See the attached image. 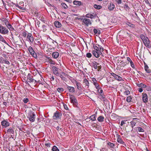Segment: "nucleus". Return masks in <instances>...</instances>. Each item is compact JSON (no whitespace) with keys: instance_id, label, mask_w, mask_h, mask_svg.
<instances>
[{"instance_id":"33","label":"nucleus","mask_w":151,"mask_h":151,"mask_svg":"<svg viewBox=\"0 0 151 151\" xmlns=\"http://www.w3.org/2000/svg\"><path fill=\"white\" fill-rule=\"evenodd\" d=\"M92 53L93 55L96 58L99 57V54L98 53V52L95 51V50H93L92 51Z\"/></svg>"},{"instance_id":"49","label":"nucleus","mask_w":151,"mask_h":151,"mask_svg":"<svg viewBox=\"0 0 151 151\" xmlns=\"http://www.w3.org/2000/svg\"><path fill=\"white\" fill-rule=\"evenodd\" d=\"M93 47L94 49L96 50L95 51H99V49L98 47L97 46L95 45H93Z\"/></svg>"},{"instance_id":"44","label":"nucleus","mask_w":151,"mask_h":151,"mask_svg":"<svg viewBox=\"0 0 151 151\" xmlns=\"http://www.w3.org/2000/svg\"><path fill=\"white\" fill-rule=\"evenodd\" d=\"M48 62L51 64L54 65L55 64V61L54 60H53L52 59H50V60Z\"/></svg>"},{"instance_id":"23","label":"nucleus","mask_w":151,"mask_h":151,"mask_svg":"<svg viewBox=\"0 0 151 151\" xmlns=\"http://www.w3.org/2000/svg\"><path fill=\"white\" fill-rule=\"evenodd\" d=\"M83 83L86 85L85 88H88L89 86V83L87 79H85L83 81Z\"/></svg>"},{"instance_id":"24","label":"nucleus","mask_w":151,"mask_h":151,"mask_svg":"<svg viewBox=\"0 0 151 151\" xmlns=\"http://www.w3.org/2000/svg\"><path fill=\"white\" fill-rule=\"evenodd\" d=\"M54 24L55 26L58 28L62 26L61 23L58 21H55Z\"/></svg>"},{"instance_id":"42","label":"nucleus","mask_w":151,"mask_h":151,"mask_svg":"<svg viewBox=\"0 0 151 151\" xmlns=\"http://www.w3.org/2000/svg\"><path fill=\"white\" fill-rule=\"evenodd\" d=\"M27 35L26 32L25 31H22V35L24 37H26Z\"/></svg>"},{"instance_id":"37","label":"nucleus","mask_w":151,"mask_h":151,"mask_svg":"<svg viewBox=\"0 0 151 151\" xmlns=\"http://www.w3.org/2000/svg\"><path fill=\"white\" fill-rule=\"evenodd\" d=\"M0 41L6 44V40H4L3 37L1 35H0Z\"/></svg>"},{"instance_id":"12","label":"nucleus","mask_w":151,"mask_h":151,"mask_svg":"<svg viewBox=\"0 0 151 151\" xmlns=\"http://www.w3.org/2000/svg\"><path fill=\"white\" fill-rule=\"evenodd\" d=\"M52 55L53 58L56 59L59 57V53L58 52H54L52 53Z\"/></svg>"},{"instance_id":"29","label":"nucleus","mask_w":151,"mask_h":151,"mask_svg":"<svg viewBox=\"0 0 151 151\" xmlns=\"http://www.w3.org/2000/svg\"><path fill=\"white\" fill-rule=\"evenodd\" d=\"M136 130L137 131H138L139 132H143L145 131L144 129L140 127H136Z\"/></svg>"},{"instance_id":"32","label":"nucleus","mask_w":151,"mask_h":151,"mask_svg":"<svg viewBox=\"0 0 151 151\" xmlns=\"http://www.w3.org/2000/svg\"><path fill=\"white\" fill-rule=\"evenodd\" d=\"M137 85L138 87L142 88H145L146 87V86L143 83H138L137 84Z\"/></svg>"},{"instance_id":"43","label":"nucleus","mask_w":151,"mask_h":151,"mask_svg":"<svg viewBox=\"0 0 151 151\" xmlns=\"http://www.w3.org/2000/svg\"><path fill=\"white\" fill-rule=\"evenodd\" d=\"M99 97L101 99H104H104L105 98V96L103 93L100 94Z\"/></svg>"},{"instance_id":"13","label":"nucleus","mask_w":151,"mask_h":151,"mask_svg":"<svg viewBox=\"0 0 151 151\" xmlns=\"http://www.w3.org/2000/svg\"><path fill=\"white\" fill-rule=\"evenodd\" d=\"M1 125L3 126L7 127L9 126V123L7 121L4 120L1 122Z\"/></svg>"},{"instance_id":"59","label":"nucleus","mask_w":151,"mask_h":151,"mask_svg":"<svg viewBox=\"0 0 151 151\" xmlns=\"http://www.w3.org/2000/svg\"><path fill=\"white\" fill-rule=\"evenodd\" d=\"M116 1L118 4H120L122 3V0H116Z\"/></svg>"},{"instance_id":"39","label":"nucleus","mask_w":151,"mask_h":151,"mask_svg":"<svg viewBox=\"0 0 151 151\" xmlns=\"http://www.w3.org/2000/svg\"><path fill=\"white\" fill-rule=\"evenodd\" d=\"M61 5L64 9H66L68 8V6L65 3H62Z\"/></svg>"},{"instance_id":"7","label":"nucleus","mask_w":151,"mask_h":151,"mask_svg":"<svg viewBox=\"0 0 151 151\" xmlns=\"http://www.w3.org/2000/svg\"><path fill=\"white\" fill-rule=\"evenodd\" d=\"M35 115L34 113L30 112L28 114L27 117L30 122H33L35 120Z\"/></svg>"},{"instance_id":"53","label":"nucleus","mask_w":151,"mask_h":151,"mask_svg":"<svg viewBox=\"0 0 151 151\" xmlns=\"http://www.w3.org/2000/svg\"><path fill=\"white\" fill-rule=\"evenodd\" d=\"M93 66H97V65H99V63L95 61H93Z\"/></svg>"},{"instance_id":"63","label":"nucleus","mask_w":151,"mask_h":151,"mask_svg":"<svg viewBox=\"0 0 151 151\" xmlns=\"http://www.w3.org/2000/svg\"><path fill=\"white\" fill-rule=\"evenodd\" d=\"M58 76H59L62 79H63V78H64V77L60 73V74L59 75H57Z\"/></svg>"},{"instance_id":"40","label":"nucleus","mask_w":151,"mask_h":151,"mask_svg":"<svg viewBox=\"0 0 151 151\" xmlns=\"http://www.w3.org/2000/svg\"><path fill=\"white\" fill-rule=\"evenodd\" d=\"M126 24L127 25L129 26V27H131L133 28L134 27V24L130 23L129 22H127Z\"/></svg>"},{"instance_id":"26","label":"nucleus","mask_w":151,"mask_h":151,"mask_svg":"<svg viewBox=\"0 0 151 151\" xmlns=\"http://www.w3.org/2000/svg\"><path fill=\"white\" fill-rule=\"evenodd\" d=\"M75 83L76 85L77 88L78 90L81 89V84L80 83L77 81H76Z\"/></svg>"},{"instance_id":"11","label":"nucleus","mask_w":151,"mask_h":151,"mask_svg":"<svg viewBox=\"0 0 151 151\" xmlns=\"http://www.w3.org/2000/svg\"><path fill=\"white\" fill-rule=\"evenodd\" d=\"M142 94V100L144 103H146L148 101V96L147 94L145 93H143Z\"/></svg>"},{"instance_id":"58","label":"nucleus","mask_w":151,"mask_h":151,"mask_svg":"<svg viewBox=\"0 0 151 151\" xmlns=\"http://www.w3.org/2000/svg\"><path fill=\"white\" fill-rule=\"evenodd\" d=\"M92 81H93V84H94V83L97 82V81L96 80V79L94 78H93L92 79Z\"/></svg>"},{"instance_id":"35","label":"nucleus","mask_w":151,"mask_h":151,"mask_svg":"<svg viewBox=\"0 0 151 151\" xmlns=\"http://www.w3.org/2000/svg\"><path fill=\"white\" fill-rule=\"evenodd\" d=\"M96 115L94 114L91 116L90 117V119L92 121L96 120Z\"/></svg>"},{"instance_id":"62","label":"nucleus","mask_w":151,"mask_h":151,"mask_svg":"<svg viewBox=\"0 0 151 151\" xmlns=\"http://www.w3.org/2000/svg\"><path fill=\"white\" fill-rule=\"evenodd\" d=\"M125 123L124 122V121L123 120H122L121 122V126H122Z\"/></svg>"},{"instance_id":"16","label":"nucleus","mask_w":151,"mask_h":151,"mask_svg":"<svg viewBox=\"0 0 151 151\" xmlns=\"http://www.w3.org/2000/svg\"><path fill=\"white\" fill-rule=\"evenodd\" d=\"M42 78L41 75H39L36 76V77L35 78L34 81L35 82H40V80H42Z\"/></svg>"},{"instance_id":"5","label":"nucleus","mask_w":151,"mask_h":151,"mask_svg":"<svg viewBox=\"0 0 151 151\" xmlns=\"http://www.w3.org/2000/svg\"><path fill=\"white\" fill-rule=\"evenodd\" d=\"M52 68L54 73L56 75H59L60 73H61L62 71L61 68H57V67H52Z\"/></svg>"},{"instance_id":"4","label":"nucleus","mask_w":151,"mask_h":151,"mask_svg":"<svg viewBox=\"0 0 151 151\" xmlns=\"http://www.w3.org/2000/svg\"><path fill=\"white\" fill-rule=\"evenodd\" d=\"M91 24L92 22L90 19L86 17L83 18L82 22V25L88 27L89 25H91Z\"/></svg>"},{"instance_id":"56","label":"nucleus","mask_w":151,"mask_h":151,"mask_svg":"<svg viewBox=\"0 0 151 151\" xmlns=\"http://www.w3.org/2000/svg\"><path fill=\"white\" fill-rule=\"evenodd\" d=\"M23 101L24 103H26L28 101V98H25L23 99Z\"/></svg>"},{"instance_id":"20","label":"nucleus","mask_w":151,"mask_h":151,"mask_svg":"<svg viewBox=\"0 0 151 151\" xmlns=\"http://www.w3.org/2000/svg\"><path fill=\"white\" fill-rule=\"evenodd\" d=\"M67 88L68 90L70 92L73 93L75 91V88L73 87L68 86Z\"/></svg>"},{"instance_id":"15","label":"nucleus","mask_w":151,"mask_h":151,"mask_svg":"<svg viewBox=\"0 0 151 151\" xmlns=\"http://www.w3.org/2000/svg\"><path fill=\"white\" fill-rule=\"evenodd\" d=\"M5 132L9 134H13L14 133V131L13 128L10 127L6 130V132Z\"/></svg>"},{"instance_id":"2","label":"nucleus","mask_w":151,"mask_h":151,"mask_svg":"<svg viewBox=\"0 0 151 151\" xmlns=\"http://www.w3.org/2000/svg\"><path fill=\"white\" fill-rule=\"evenodd\" d=\"M69 96L70 102L73 104L74 106L77 107L78 104V102L75 97L72 95H69Z\"/></svg>"},{"instance_id":"38","label":"nucleus","mask_w":151,"mask_h":151,"mask_svg":"<svg viewBox=\"0 0 151 151\" xmlns=\"http://www.w3.org/2000/svg\"><path fill=\"white\" fill-rule=\"evenodd\" d=\"M145 71L148 73H150L151 72V70L149 69V67H145Z\"/></svg>"},{"instance_id":"8","label":"nucleus","mask_w":151,"mask_h":151,"mask_svg":"<svg viewBox=\"0 0 151 151\" xmlns=\"http://www.w3.org/2000/svg\"><path fill=\"white\" fill-rule=\"evenodd\" d=\"M28 50L30 54L33 57L35 58H37V54L34 51L32 47H29L28 49Z\"/></svg>"},{"instance_id":"47","label":"nucleus","mask_w":151,"mask_h":151,"mask_svg":"<svg viewBox=\"0 0 151 151\" xmlns=\"http://www.w3.org/2000/svg\"><path fill=\"white\" fill-rule=\"evenodd\" d=\"M93 32L95 34H99L100 31L99 30H97V29H93Z\"/></svg>"},{"instance_id":"41","label":"nucleus","mask_w":151,"mask_h":151,"mask_svg":"<svg viewBox=\"0 0 151 151\" xmlns=\"http://www.w3.org/2000/svg\"><path fill=\"white\" fill-rule=\"evenodd\" d=\"M132 99V98L130 96H128L127 98L126 101L128 102H130Z\"/></svg>"},{"instance_id":"27","label":"nucleus","mask_w":151,"mask_h":151,"mask_svg":"<svg viewBox=\"0 0 151 151\" xmlns=\"http://www.w3.org/2000/svg\"><path fill=\"white\" fill-rule=\"evenodd\" d=\"M1 20L2 21V22L4 23L5 25H6L9 22L7 19L6 18H2L1 19Z\"/></svg>"},{"instance_id":"64","label":"nucleus","mask_w":151,"mask_h":151,"mask_svg":"<svg viewBox=\"0 0 151 151\" xmlns=\"http://www.w3.org/2000/svg\"><path fill=\"white\" fill-rule=\"evenodd\" d=\"M45 145L47 147H50V143L45 144Z\"/></svg>"},{"instance_id":"9","label":"nucleus","mask_w":151,"mask_h":151,"mask_svg":"<svg viewBox=\"0 0 151 151\" xmlns=\"http://www.w3.org/2000/svg\"><path fill=\"white\" fill-rule=\"evenodd\" d=\"M111 75L112 76H113L114 77V78L118 81H123V79L122 77L115 74L113 73H111Z\"/></svg>"},{"instance_id":"45","label":"nucleus","mask_w":151,"mask_h":151,"mask_svg":"<svg viewBox=\"0 0 151 151\" xmlns=\"http://www.w3.org/2000/svg\"><path fill=\"white\" fill-rule=\"evenodd\" d=\"M97 90L99 93L100 94L103 93V91L101 88L99 87V89H98Z\"/></svg>"},{"instance_id":"31","label":"nucleus","mask_w":151,"mask_h":151,"mask_svg":"<svg viewBox=\"0 0 151 151\" xmlns=\"http://www.w3.org/2000/svg\"><path fill=\"white\" fill-rule=\"evenodd\" d=\"M2 62L3 63L6 64L7 65H9L10 64L9 61L5 59H3L2 60Z\"/></svg>"},{"instance_id":"1","label":"nucleus","mask_w":151,"mask_h":151,"mask_svg":"<svg viewBox=\"0 0 151 151\" xmlns=\"http://www.w3.org/2000/svg\"><path fill=\"white\" fill-rule=\"evenodd\" d=\"M140 37L147 47L149 48L151 47V44L149 40L147 37H145L143 35H140Z\"/></svg>"},{"instance_id":"55","label":"nucleus","mask_w":151,"mask_h":151,"mask_svg":"<svg viewBox=\"0 0 151 151\" xmlns=\"http://www.w3.org/2000/svg\"><path fill=\"white\" fill-rule=\"evenodd\" d=\"M92 56L91 54L90 53H87L86 54V57L88 58H91Z\"/></svg>"},{"instance_id":"21","label":"nucleus","mask_w":151,"mask_h":151,"mask_svg":"<svg viewBox=\"0 0 151 151\" xmlns=\"http://www.w3.org/2000/svg\"><path fill=\"white\" fill-rule=\"evenodd\" d=\"M35 79L32 78L30 76V74L29 73L27 77V81L29 82H33L34 81Z\"/></svg>"},{"instance_id":"25","label":"nucleus","mask_w":151,"mask_h":151,"mask_svg":"<svg viewBox=\"0 0 151 151\" xmlns=\"http://www.w3.org/2000/svg\"><path fill=\"white\" fill-rule=\"evenodd\" d=\"M115 7V5L113 3L110 4L109 5L108 8L110 10H113Z\"/></svg>"},{"instance_id":"14","label":"nucleus","mask_w":151,"mask_h":151,"mask_svg":"<svg viewBox=\"0 0 151 151\" xmlns=\"http://www.w3.org/2000/svg\"><path fill=\"white\" fill-rule=\"evenodd\" d=\"M117 142L121 144H122L124 145H125V143L123 141L122 139L120 137V136L119 135H118L117 136Z\"/></svg>"},{"instance_id":"46","label":"nucleus","mask_w":151,"mask_h":151,"mask_svg":"<svg viewBox=\"0 0 151 151\" xmlns=\"http://www.w3.org/2000/svg\"><path fill=\"white\" fill-rule=\"evenodd\" d=\"M108 144L111 148H113L114 146V145L113 143L110 142H109Z\"/></svg>"},{"instance_id":"30","label":"nucleus","mask_w":151,"mask_h":151,"mask_svg":"<svg viewBox=\"0 0 151 151\" xmlns=\"http://www.w3.org/2000/svg\"><path fill=\"white\" fill-rule=\"evenodd\" d=\"M104 117L102 116H100L98 117L97 120L99 122H102L104 121Z\"/></svg>"},{"instance_id":"50","label":"nucleus","mask_w":151,"mask_h":151,"mask_svg":"<svg viewBox=\"0 0 151 151\" xmlns=\"http://www.w3.org/2000/svg\"><path fill=\"white\" fill-rule=\"evenodd\" d=\"M98 47L99 50L101 51L102 52L104 51V48L101 46L98 45Z\"/></svg>"},{"instance_id":"28","label":"nucleus","mask_w":151,"mask_h":151,"mask_svg":"<svg viewBox=\"0 0 151 151\" xmlns=\"http://www.w3.org/2000/svg\"><path fill=\"white\" fill-rule=\"evenodd\" d=\"M127 60L128 63H130L131 66H134V65L133 62L131 60L130 58L129 57L127 58Z\"/></svg>"},{"instance_id":"48","label":"nucleus","mask_w":151,"mask_h":151,"mask_svg":"<svg viewBox=\"0 0 151 151\" xmlns=\"http://www.w3.org/2000/svg\"><path fill=\"white\" fill-rule=\"evenodd\" d=\"M93 84L95 86V87L97 89H99V85L97 82L94 83Z\"/></svg>"},{"instance_id":"60","label":"nucleus","mask_w":151,"mask_h":151,"mask_svg":"<svg viewBox=\"0 0 151 151\" xmlns=\"http://www.w3.org/2000/svg\"><path fill=\"white\" fill-rule=\"evenodd\" d=\"M76 18L77 19H78V20H81L82 21H82H83V17L79 18V17H76Z\"/></svg>"},{"instance_id":"6","label":"nucleus","mask_w":151,"mask_h":151,"mask_svg":"<svg viewBox=\"0 0 151 151\" xmlns=\"http://www.w3.org/2000/svg\"><path fill=\"white\" fill-rule=\"evenodd\" d=\"M62 116V113L59 111H56L54 114L53 119L54 120H58L60 119Z\"/></svg>"},{"instance_id":"10","label":"nucleus","mask_w":151,"mask_h":151,"mask_svg":"<svg viewBox=\"0 0 151 151\" xmlns=\"http://www.w3.org/2000/svg\"><path fill=\"white\" fill-rule=\"evenodd\" d=\"M27 39L31 43H33L34 41V38L31 33H28L27 35Z\"/></svg>"},{"instance_id":"54","label":"nucleus","mask_w":151,"mask_h":151,"mask_svg":"<svg viewBox=\"0 0 151 151\" xmlns=\"http://www.w3.org/2000/svg\"><path fill=\"white\" fill-rule=\"evenodd\" d=\"M129 93L130 91L129 90H127L124 92V94L127 95H129Z\"/></svg>"},{"instance_id":"18","label":"nucleus","mask_w":151,"mask_h":151,"mask_svg":"<svg viewBox=\"0 0 151 151\" xmlns=\"http://www.w3.org/2000/svg\"><path fill=\"white\" fill-rule=\"evenodd\" d=\"M5 25L6 26L7 28L9 30L13 31V30H14V29L13 28V27L12 26L11 24L9 23V22Z\"/></svg>"},{"instance_id":"17","label":"nucleus","mask_w":151,"mask_h":151,"mask_svg":"<svg viewBox=\"0 0 151 151\" xmlns=\"http://www.w3.org/2000/svg\"><path fill=\"white\" fill-rule=\"evenodd\" d=\"M96 14H92L90 13L87 14L85 16L86 18H90L91 19H92L93 18L96 17Z\"/></svg>"},{"instance_id":"22","label":"nucleus","mask_w":151,"mask_h":151,"mask_svg":"<svg viewBox=\"0 0 151 151\" xmlns=\"http://www.w3.org/2000/svg\"><path fill=\"white\" fill-rule=\"evenodd\" d=\"M73 4L75 5H78L79 6L83 5V4L80 1H73Z\"/></svg>"},{"instance_id":"61","label":"nucleus","mask_w":151,"mask_h":151,"mask_svg":"<svg viewBox=\"0 0 151 151\" xmlns=\"http://www.w3.org/2000/svg\"><path fill=\"white\" fill-rule=\"evenodd\" d=\"M64 109H65L66 110H68V108L66 105H65V104L64 105Z\"/></svg>"},{"instance_id":"51","label":"nucleus","mask_w":151,"mask_h":151,"mask_svg":"<svg viewBox=\"0 0 151 151\" xmlns=\"http://www.w3.org/2000/svg\"><path fill=\"white\" fill-rule=\"evenodd\" d=\"M57 91L59 92H62L63 91V88H58L57 89Z\"/></svg>"},{"instance_id":"3","label":"nucleus","mask_w":151,"mask_h":151,"mask_svg":"<svg viewBox=\"0 0 151 151\" xmlns=\"http://www.w3.org/2000/svg\"><path fill=\"white\" fill-rule=\"evenodd\" d=\"M9 31L6 27L0 24V33L2 35L8 34Z\"/></svg>"},{"instance_id":"19","label":"nucleus","mask_w":151,"mask_h":151,"mask_svg":"<svg viewBox=\"0 0 151 151\" xmlns=\"http://www.w3.org/2000/svg\"><path fill=\"white\" fill-rule=\"evenodd\" d=\"M137 119V118H134L133 119V120L130 122V124L132 128L136 125L137 122V121L136 120Z\"/></svg>"},{"instance_id":"57","label":"nucleus","mask_w":151,"mask_h":151,"mask_svg":"<svg viewBox=\"0 0 151 151\" xmlns=\"http://www.w3.org/2000/svg\"><path fill=\"white\" fill-rule=\"evenodd\" d=\"M94 69H97L98 71H100V69H101V68H100V67H94Z\"/></svg>"},{"instance_id":"36","label":"nucleus","mask_w":151,"mask_h":151,"mask_svg":"<svg viewBox=\"0 0 151 151\" xmlns=\"http://www.w3.org/2000/svg\"><path fill=\"white\" fill-rule=\"evenodd\" d=\"M52 151H59V149L58 148V147L55 146H54L52 149Z\"/></svg>"},{"instance_id":"52","label":"nucleus","mask_w":151,"mask_h":151,"mask_svg":"<svg viewBox=\"0 0 151 151\" xmlns=\"http://www.w3.org/2000/svg\"><path fill=\"white\" fill-rule=\"evenodd\" d=\"M40 20L44 23H45V22H46V19L44 18L43 17H42L41 18Z\"/></svg>"},{"instance_id":"34","label":"nucleus","mask_w":151,"mask_h":151,"mask_svg":"<svg viewBox=\"0 0 151 151\" xmlns=\"http://www.w3.org/2000/svg\"><path fill=\"white\" fill-rule=\"evenodd\" d=\"M94 7L96 9H100L102 8V6L101 5H98L96 4H94L93 5Z\"/></svg>"}]
</instances>
